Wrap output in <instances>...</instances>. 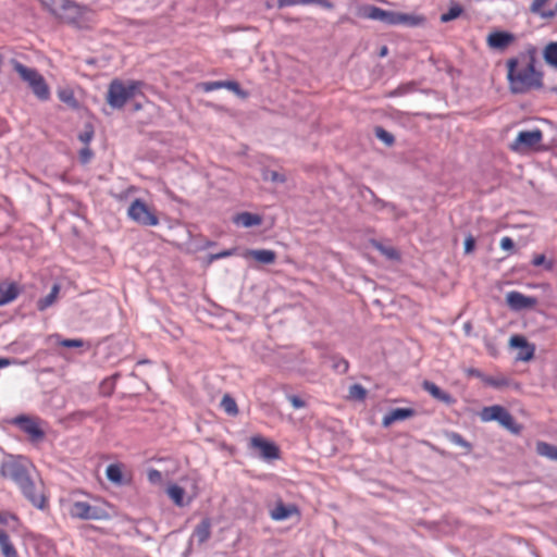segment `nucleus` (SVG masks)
Instances as JSON below:
<instances>
[{"label":"nucleus","mask_w":557,"mask_h":557,"mask_svg":"<svg viewBox=\"0 0 557 557\" xmlns=\"http://www.w3.org/2000/svg\"><path fill=\"white\" fill-rule=\"evenodd\" d=\"M288 400L296 409L304 408L306 406V403L296 395L288 396Z\"/></svg>","instance_id":"nucleus-43"},{"label":"nucleus","mask_w":557,"mask_h":557,"mask_svg":"<svg viewBox=\"0 0 557 557\" xmlns=\"http://www.w3.org/2000/svg\"><path fill=\"white\" fill-rule=\"evenodd\" d=\"M90 416H91L90 412H87V411H84V410H78V411H74V412L70 413L67 416V419L70 421H73V422H76V423H82L86 418H88Z\"/></svg>","instance_id":"nucleus-40"},{"label":"nucleus","mask_w":557,"mask_h":557,"mask_svg":"<svg viewBox=\"0 0 557 557\" xmlns=\"http://www.w3.org/2000/svg\"><path fill=\"white\" fill-rule=\"evenodd\" d=\"M127 215L131 220L144 226H156L159 224V218L154 209L139 198L131 203L127 209Z\"/></svg>","instance_id":"nucleus-6"},{"label":"nucleus","mask_w":557,"mask_h":557,"mask_svg":"<svg viewBox=\"0 0 557 557\" xmlns=\"http://www.w3.org/2000/svg\"><path fill=\"white\" fill-rule=\"evenodd\" d=\"M536 453L541 456L547 457L548 459L557 460V446L548 443L537 442Z\"/></svg>","instance_id":"nucleus-34"},{"label":"nucleus","mask_w":557,"mask_h":557,"mask_svg":"<svg viewBox=\"0 0 557 557\" xmlns=\"http://www.w3.org/2000/svg\"><path fill=\"white\" fill-rule=\"evenodd\" d=\"M62 347L66 348H79L84 346L83 339L79 338H66L59 342Z\"/></svg>","instance_id":"nucleus-41"},{"label":"nucleus","mask_w":557,"mask_h":557,"mask_svg":"<svg viewBox=\"0 0 557 557\" xmlns=\"http://www.w3.org/2000/svg\"><path fill=\"white\" fill-rule=\"evenodd\" d=\"M221 408L232 417L238 414V407L236 400L228 394H225L221 400Z\"/></svg>","instance_id":"nucleus-35"},{"label":"nucleus","mask_w":557,"mask_h":557,"mask_svg":"<svg viewBox=\"0 0 557 557\" xmlns=\"http://www.w3.org/2000/svg\"><path fill=\"white\" fill-rule=\"evenodd\" d=\"M447 437L450 443L461 446V447L466 448L467 450L471 449V444L469 442H467L460 434H458L456 432H451V433L447 434Z\"/></svg>","instance_id":"nucleus-39"},{"label":"nucleus","mask_w":557,"mask_h":557,"mask_svg":"<svg viewBox=\"0 0 557 557\" xmlns=\"http://www.w3.org/2000/svg\"><path fill=\"white\" fill-rule=\"evenodd\" d=\"M293 516L300 517V510L295 504H284L278 499L273 509L270 510V517L274 521H283Z\"/></svg>","instance_id":"nucleus-14"},{"label":"nucleus","mask_w":557,"mask_h":557,"mask_svg":"<svg viewBox=\"0 0 557 557\" xmlns=\"http://www.w3.org/2000/svg\"><path fill=\"white\" fill-rule=\"evenodd\" d=\"M505 408L499 405L484 407L480 412V418L484 422L495 421L497 416L502 413Z\"/></svg>","instance_id":"nucleus-33"},{"label":"nucleus","mask_w":557,"mask_h":557,"mask_svg":"<svg viewBox=\"0 0 557 557\" xmlns=\"http://www.w3.org/2000/svg\"><path fill=\"white\" fill-rule=\"evenodd\" d=\"M11 64L14 71L20 75L21 79L28 84L33 94L40 100L50 99L51 92L45 77L35 69L27 67L16 60H12Z\"/></svg>","instance_id":"nucleus-3"},{"label":"nucleus","mask_w":557,"mask_h":557,"mask_svg":"<svg viewBox=\"0 0 557 557\" xmlns=\"http://www.w3.org/2000/svg\"><path fill=\"white\" fill-rule=\"evenodd\" d=\"M298 4H315V0H297Z\"/></svg>","instance_id":"nucleus-57"},{"label":"nucleus","mask_w":557,"mask_h":557,"mask_svg":"<svg viewBox=\"0 0 557 557\" xmlns=\"http://www.w3.org/2000/svg\"><path fill=\"white\" fill-rule=\"evenodd\" d=\"M515 41V36L508 32H492L486 38V44L491 49L505 50Z\"/></svg>","instance_id":"nucleus-16"},{"label":"nucleus","mask_w":557,"mask_h":557,"mask_svg":"<svg viewBox=\"0 0 557 557\" xmlns=\"http://www.w3.org/2000/svg\"><path fill=\"white\" fill-rule=\"evenodd\" d=\"M16 516L10 512L0 511V524L7 525L10 521H15Z\"/></svg>","instance_id":"nucleus-42"},{"label":"nucleus","mask_w":557,"mask_h":557,"mask_svg":"<svg viewBox=\"0 0 557 557\" xmlns=\"http://www.w3.org/2000/svg\"><path fill=\"white\" fill-rule=\"evenodd\" d=\"M91 157V152L89 149H83L81 152V158L84 162H87Z\"/></svg>","instance_id":"nucleus-53"},{"label":"nucleus","mask_w":557,"mask_h":557,"mask_svg":"<svg viewBox=\"0 0 557 557\" xmlns=\"http://www.w3.org/2000/svg\"><path fill=\"white\" fill-rule=\"evenodd\" d=\"M244 258H252L262 264H272L276 260V253L269 249H250L244 252Z\"/></svg>","instance_id":"nucleus-18"},{"label":"nucleus","mask_w":557,"mask_h":557,"mask_svg":"<svg viewBox=\"0 0 557 557\" xmlns=\"http://www.w3.org/2000/svg\"><path fill=\"white\" fill-rule=\"evenodd\" d=\"M386 53H387V48H386V47H384V48L382 49V51H381V55H382V57H384V55H386Z\"/></svg>","instance_id":"nucleus-60"},{"label":"nucleus","mask_w":557,"mask_h":557,"mask_svg":"<svg viewBox=\"0 0 557 557\" xmlns=\"http://www.w3.org/2000/svg\"><path fill=\"white\" fill-rule=\"evenodd\" d=\"M58 98L61 102L66 104L72 110L79 108V102L75 97L74 90L71 87H60L57 90Z\"/></svg>","instance_id":"nucleus-24"},{"label":"nucleus","mask_w":557,"mask_h":557,"mask_svg":"<svg viewBox=\"0 0 557 557\" xmlns=\"http://www.w3.org/2000/svg\"><path fill=\"white\" fill-rule=\"evenodd\" d=\"M548 1L549 0H533L530 5V12L545 20L554 18L555 12L545 9Z\"/></svg>","instance_id":"nucleus-29"},{"label":"nucleus","mask_w":557,"mask_h":557,"mask_svg":"<svg viewBox=\"0 0 557 557\" xmlns=\"http://www.w3.org/2000/svg\"><path fill=\"white\" fill-rule=\"evenodd\" d=\"M463 13V8L459 3H451L447 12L443 13L440 17L442 23H448L458 18Z\"/></svg>","instance_id":"nucleus-36"},{"label":"nucleus","mask_w":557,"mask_h":557,"mask_svg":"<svg viewBox=\"0 0 557 557\" xmlns=\"http://www.w3.org/2000/svg\"><path fill=\"white\" fill-rule=\"evenodd\" d=\"M12 364L11 359L9 358H0V369L5 368L8 366Z\"/></svg>","instance_id":"nucleus-54"},{"label":"nucleus","mask_w":557,"mask_h":557,"mask_svg":"<svg viewBox=\"0 0 557 557\" xmlns=\"http://www.w3.org/2000/svg\"><path fill=\"white\" fill-rule=\"evenodd\" d=\"M271 178L272 181H280V182H284V177L283 176H280L278 173L276 172H272L271 174Z\"/></svg>","instance_id":"nucleus-56"},{"label":"nucleus","mask_w":557,"mask_h":557,"mask_svg":"<svg viewBox=\"0 0 557 557\" xmlns=\"http://www.w3.org/2000/svg\"><path fill=\"white\" fill-rule=\"evenodd\" d=\"M422 387L424 391H426L433 398L447 404L451 405L455 403V398L447 392H444L435 383L430 381H424L422 384Z\"/></svg>","instance_id":"nucleus-20"},{"label":"nucleus","mask_w":557,"mask_h":557,"mask_svg":"<svg viewBox=\"0 0 557 557\" xmlns=\"http://www.w3.org/2000/svg\"><path fill=\"white\" fill-rule=\"evenodd\" d=\"M545 62L557 70V41L547 44L543 51Z\"/></svg>","instance_id":"nucleus-31"},{"label":"nucleus","mask_w":557,"mask_h":557,"mask_svg":"<svg viewBox=\"0 0 557 557\" xmlns=\"http://www.w3.org/2000/svg\"><path fill=\"white\" fill-rule=\"evenodd\" d=\"M335 369L345 373L348 371L349 364L348 361L345 359H341L337 363H335Z\"/></svg>","instance_id":"nucleus-47"},{"label":"nucleus","mask_w":557,"mask_h":557,"mask_svg":"<svg viewBox=\"0 0 557 557\" xmlns=\"http://www.w3.org/2000/svg\"><path fill=\"white\" fill-rule=\"evenodd\" d=\"M475 247V239L473 236L469 235L465 240V251L466 253L471 252Z\"/></svg>","instance_id":"nucleus-44"},{"label":"nucleus","mask_w":557,"mask_h":557,"mask_svg":"<svg viewBox=\"0 0 557 557\" xmlns=\"http://www.w3.org/2000/svg\"><path fill=\"white\" fill-rule=\"evenodd\" d=\"M414 410L411 408H396L383 417L382 424L389 426L396 421L406 420L414 416Z\"/></svg>","instance_id":"nucleus-21"},{"label":"nucleus","mask_w":557,"mask_h":557,"mask_svg":"<svg viewBox=\"0 0 557 557\" xmlns=\"http://www.w3.org/2000/svg\"><path fill=\"white\" fill-rule=\"evenodd\" d=\"M297 4H298L297 0H277V7L280 9L285 8V7L297 5Z\"/></svg>","instance_id":"nucleus-48"},{"label":"nucleus","mask_w":557,"mask_h":557,"mask_svg":"<svg viewBox=\"0 0 557 557\" xmlns=\"http://www.w3.org/2000/svg\"><path fill=\"white\" fill-rule=\"evenodd\" d=\"M510 150L519 154L544 150L543 132L539 128L521 131L509 146Z\"/></svg>","instance_id":"nucleus-5"},{"label":"nucleus","mask_w":557,"mask_h":557,"mask_svg":"<svg viewBox=\"0 0 557 557\" xmlns=\"http://www.w3.org/2000/svg\"><path fill=\"white\" fill-rule=\"evenodd\" d=\"M490 351H491L492 355H495L494 348H491Z\"/></svg>","instance_id":"nucleus-62"},{"label":"nucleus","mask_w":557,"mask_h":557,"mask_svg":"<svg viewBox=\"0 0 557 557\" xmlns=\"http://www.w3.org/2000/svg\"><path fill=\"white\" fill-rule=\"evenodd\" d=\"M0 550L3 557H20L12 540L3 530H0Z\"/></svg>","instance_id":"nucleus-28"},{"label":"nucleus","mask_w":557,"mask_h":557,"mask_svg":"<svg viewBox=\"0 0 557 557\" xmlns=\"http://www.w3.org/2000/svg\"><path fill=\"white\" fill-rule=\"evenodd\" d=\"M546 261V257L544 255H536L533 260H532V264L534 267H540L542 264H544Z\"/></svg>","instance_id":"nucleus-50"},{"label":"nucleus","mask_w":557,"mask_h":557,"mask_svg":"<svg viewBox=\"0 0 557 557\" xmlns=\"http://www.w3.org/2000/svg\"><path fill=\"white\" fill-rule=\"evenodd\" d=\"M20 293L21 289L16 283H0V306L12 302L18 297Z\"/></svg>","instance_id":"nucleus-19"},{"label":"nucleus","mask_w":557,"mask_h":557,"mask_svg":"<svg viewBox=\"0 0 557 557\" xmlns=\"http://www.w3.org/2000/svg\"><path fill=\"white\" fill-rule=\"evenodd\" d=\"M124 466L122 463H111L106 469L107 479L115 485L126 483L123 475Z\"/></svg>","instance_id":"nucleus-26"},{"label":"nucleus","mask_w":557,"mask_h":557,"mask_svg":"<svg viewBox=\"0 0 557 557\" xmlns=\"http://www.w3.org/2000/svg\"><path fill=\"white\" fill-rule=\"evenodd\" d=\"M92 134H94L92 131H86V132L79 134L81 141H83L84 144H88L92 138Z\"/></svg>","instance_id":"nucleus-49"},{"label":"nucleus","mask_w":557,"mask_h":557,"mask_svg":"<svg viewBox=\"0 0 557 557\" xmlns=\"http://www.w3.org/2000/svg\"><path fill=\"white\" fill-rule=\"evenodd\" d=\"M367 396L366 388L360 384H354L349 387V397L356 400H363Z\"/></svg>","instance_id":"nucleus-37"},{"label":"nucleus","mask_w":557,"mask_h":557,"mask_svg":"<svg viewBox=\"0 0 557 557\" xmlns=\"http://www.w3.org/2000/svg\"><path fill=\"white\" fill-rule=\"evenodd\" d=\"M211 520L203 518L199 524L196 525L193 537L196 539L198 544L206 543L211 536Z\"/></svg>","instance_id":"nucleus-22"},{"label":"nucleus","mask_w":557,"mask_h":557,"mask_svg":"<svg viewBox=\"0 0 557 557\" xmlns=\"http://www.w3.org/2000/svg\"><path fill=\"white\" fill-rule=\"evenodd\" d=\"M0 475L3 479L13 481L17 486L22 485L28 478L27 468L16 460H5L1 463Z\"/></svg>","instance_id":"nucleus-9"},{"label":"nucleus","mask_w":557,"mask_h":557,"mask_svg":"<svg viewBox=\"0 0 557 557\" xmlns=\"http://www.w3.org/2000/svg\"><path fill=\"white\" fill-rule=\"evenodd\" d=\"M200 88L206 91L210 92L216 89L225 88L234 94L245 97L246 94L240 89V86L237 82L234 81H215V82H205L200 84Z\"/></svg>","instance_id":"nucleus-17"},{"label":"nucleus","mask_w":557,"mask_h":557,"mask_svg":"<svg viewBox=\"0 0 557 557\" xmlns=\"http://www.w3.org/2000/svg\"><path fill=\"white\" fill-rule=\"evenodd\" d=\"M59 293H60V286L58 284H54L52 286L50 293L46 297L40 298L37 301V309L39 311H45L47 308L52 306L57 301Z\"/></svg>","instance_id":"nucleus-30"},{"label":"nucleus","mask_w":557,"mask_h":557,"mask_svg":"<svg viewBox=\"0 0 557 557\" xmlns=\"http://www.w3.org/2000/svg\"><path fill=\"white\" fill-rule=\"evenodd\" d=\"M554 90L557 91V87H555Z\"/></svg>","instance_id":"nucleus-63"},{"label":"nucleus","mask_w":557,"mask_h":557,"mask_svg":"<svg viewBox=\"0 0 557 557\" xmlns=\"http://www.w3.org/2000/svg\"><path fill=\"white\" fill-rule=\"evenodd\" d=\"M234 252H235L234 249L224 250V251H221L219 253L212 255L211 259L212 260H218V259L226 258V257L233 256Z\"/></svg>","instance_id":"nucleus-46"},{"label":"nucleus","mask_w":557,"mask_h":557,"mask_svg":"<svg viewBox=\"0 0 557 557\" xmlns=\"http://www.w3.org/2000/svg\"><path fill=\"white\" fill-rule=\"evenodd\" d=\"M506 304L510 309L520 311L534 308L537 305V299L535 297L525 296L520 292L511 290L506 294Z\"/></svg>","instance_id":"nucleus-12"},{"label":"nucleus","mask_w":557,"mask_h":557,"mask_svg":"<svg viewBox=\"0 0 557 557\" xmlns=\"http://www.w3.org/2000/svg\"><path fill=\"white\" fill-rule=\"evenodd\" d=\"M233 222L236 225H242L244 227H251V226L260 225L262 222V219L258 214H253L250 212H242V213L236 214L233 218Z\"/></svg>","instance_id":"nucleus-27"},{"label":"nucleus","mask_w":557,"mask_h":557,"mask_svg":"<svg viewBox=\"0 0 557 557\" xmlns=\"http://www.w3.org/2000/svg\"><path fill=\"white\" fill-rule=\"evenodd\" d=\"M536 60L534 46H528L516 58L507 60V81L512 94H527L543 87V73L535 69Z\"/></svg>","instance_id":"nucleus-1"},{"label":"nucleus","mask_w":557,"mask_h":557,"mask_svg":"<svg viewBox=\"0 0 557 557\" xmlns=\"http://www.w3.org/2000/svg\"><path fill=\"white\" fill-rule=\"evenodd\" d=\"M69 513L72 518L82 520H106L109 518V512L103 507L92 506L82 500L73 502Z\"/></svg>","instance_id":"nucleus-7"},{"label":"nucleus","mask_w":557,"mask_h":557,"mask_svg":"<svg viewBox=\"0 0 557 557\" xmlns=\"http://www.w3.org/2000/svg\"><path fill=\"white\" fill-rule=\"evenodd\" d=\"M361 15L364 18L383 22L385 10L375 5H366L362 8Z\"/></svg>","instance_id":"nucleus-32"},{"label":"nucleus","mask_w":557,"mask_h":557,"mask_svg":"<svg viewBox=\"0 0 557 557\" xmlns=\"http://www.w3.org/2000/svg\"><path fill=\"white\" fill-rule=\"evenodd\" d=\"M425 22V18L422 15L414 14H406L394 11H386L383 23L387 25H409V26H419Z\"/></svg>","instance_id":"nucleus-11"},{"label":"nucleus","mask_w":557,"mask_h":557,"mask_svg":"<svg viewBox=\"0 0 557 557\" xmlns=\"http://www.w3.org/2000/svg\"><path fill=\"white\" fill-rule=\"evenodd\" d=\"M469 373L472 374V375L480 376V372L478 370H475V369L470 370Z\"/></svg>","instance_id":"nucleus-58"},{"label":"nucleus","mask_w":557,"mask_h":557,"mask_svg":"<svg viewBox=\"0 0 557 557\" xmlns=\"http://www.w3.org/2000/svg\"><path fill=\"white\" fill-rule=\"evenodd\" d=\"M315 4L321 5L327 10H332L334 4L329 0H315Z\"/></svg>","instance_id":"nucleus-52"},{"label":"nucleus","mask_w":557,"mask_h":557,"mask_svg":"<svg viewBox=\"0 0 557 557\" xmlns=\"http://www.w3.org/2000/svg\"><path fill=\"white\" fill-rule=\"evenodd\" d=\"M509 345L521 349L517 356L518 360L529 361L534 357V345L529 344L525 337L521 335H512L509 339Z\"/></svg>","instance_id":"nucleus-15"},{"label":"nucleus","mask_w":557,"mask_h":557,"mask_svg":"<svg viewBox=\"0 0 557 557\" xmlns=\"http://www.w3.org/2000/svg\"><path fill=\"white\" fill-rule=\"evenodd\" d=\"M513 240L510 237H503L500 239V247L504 250H511L513 248Z\"/></svg>","instance_id":"nucleus-45"},{"label":"nucleus","mask_w":557,"mask_h":557,"mask_svg":"<svg viewBox=\"0 0 557 557\" xmlns=\"http://www.w3.org/2000/svg\"><path fill=\"white\" fill-rule=\"evenodd\" d=\"M11 423L25 433L33 444H39L46 438L48 423L37 416L20 414L14 417Z\"/></svg>","instance_id":"nucleus-4"},{"label":"nucleus","mask_w":557,"mask_h":557,"mask_svg":"<svg viewBox=\"0 0 557 557\" xmlns=\"http://www.w3.org/2000/svg\"><path fill=\"white\" fill-rule=\"evenodd\" d=\"M249 445L251 448L259 450L260 456L264 459L280 458L278 447L274 443L267 441L260 435L252 436L250 438Z\"/></svg>","instance_id":"nucleus-13"},{"label":"nucleus","mask_w":557,"mask_h":557,"mask_svg":"<svg viewBox=\"0 0 557 557\" xmlns=\"http://www.w3.org/2000/svg\"><path fill=\"white\" fill-rule=\"evenodd\" d=\"M375 136L387 146H392L395 143L394 136L383 127L375 128Z\"/></svg>","instance_id":"nucleus-38"},{"label":"nucleus","mask_w":557,"mask_h":557,"mask_svg":"<svg viewBox=\"0 0 557 557\" xmlns=\"http://www.w3.org/2000/svg\"><path fill=\"white\" fill-rule=\"evenodd\" d=\"M23 495L36 507L44 509L47 505V499L44 496L42 487L37 485L30 476L18 486Z\"/></svg>","instance_id":"nucleus-10"},{"label":"nucleus","mask_w":557,"mask_h":557,"mask_svg":"<svg viewBox=\"0 0 557 557\" xmlns=\"http://www.w3.org/2000/svg\"><path fill=\"white\" fill-rule=\"evenodd\" d=\"M143 106L140 103H135L134 104V110L135 111H138V110H141Z\"/></svg>","instance_id":"nucleus-59"},{"label":"nucleus","mask_w":557,"mask_h":557,"mask_svg":"<svg viewBox=\"0 0 557 557\" xmlns=\"http://www.w3.org/2000/svg\"><path fill=\"white\" fill-rule=\"evenodd\" d=\"M143 86L144 83L140 81L125 83L121 79H113L109 85L106 100L113 109H122L128 100L141 94Z\"/></svg>","instance_id":"nucleus-2"},{"label":"nucleus","mask_w":557,"mask_h":557,"mask_svg":"<svg viewBox=\"0 0 557 557\" xmlns=\"http://www.w3.org/2000/svg\"><path fill=\"white\" fill-rule=\"evenodd\" d=\"M161 474L158 470H152L149 472V479L152 481L154 478L160 479Z\"/></svg>","instance_id":"nucleus-55"},{"label":"nucleus","mask_w":557,"mask_h":557,"mask_svg":"<svg viewBox=\"0 0 557 557\" xmlns=\"http://www.w3.org/2000/svg\"><path fill=\"white\" fill-rule=\"evenodd\" d=\"M51 12L66 23H74L82 8L72 0H48Z\"/></svg>","instance_id":"nucleus-8"},{"label":"nucleus","mask_w":557,"mask_h":557,"mask_svg":"<svg viewBox=\"0 0 557 557\" xmlns=\"http://www.w3.org/2000/svg\"><path fill=\"white\" fill-rule=\"evenodd\" d=\"M490 351H491L492 355H495L494 348H491Z\"/></svg>","instance_id":"nucleus-61"},{"label":"nucleus","mask_w":557,"mask_h":557,"mask_svg":"<svg viewBox=\"0 0 557 557\" xmlns=\"http://www.w3.org/2000/svg\"><path fill=\"white\" fill-rule=\"evenodd\" d=\"M166 494L172 499V502L178 507H184L191 502V498H188L185 502V490L177 484L169 485V487L166 488Z\"/></svg>","instance_id":"nucleus-25"},{"label":"nucleus","mask_w":557,"mask_h":557,"mask_svg":"<svg viewBox=\"0 0 557 557\" xmlns=\"http://www.w3.org/2000/svg\"><path fill=\"white\" fill-rule=\"evenodd\" d=\"M495 421H497L502 426L509 430L513 434H519L522 430V426L517 423L515 418L507 409H504L502 413L497 416Z\"/></svg>","instance_id":"nucleus-23"},{"label":"nucleus","mask_w":557,"mask_h":557,"mask_svg":"<svg viewBox=\"0 0 557 557\" xmlns=\"http://www.w3.org/2000/svg\"><path fill=\"white\" fill-rule=\"evenodd\" d=\"M485 383L491 385V386H494V387H499V386H503L505 384L504 381H498V380H495L493 377L485 379Z\"/></svg>","instance_id":"nucleus-51"}]
</instances>
